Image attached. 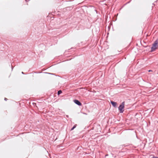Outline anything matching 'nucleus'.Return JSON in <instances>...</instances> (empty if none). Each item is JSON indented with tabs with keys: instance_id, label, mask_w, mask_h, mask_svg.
Returning <instances> with one entry per match:
<instances>
[{
	"instance_id": "obj_1",
	"label": "nucleus",
	"mask_w": 158,
	"mask_h": 158,
	"mask_svg": "<svg viewBox=\"0 0 158 158\" xmlns=\"http://www.w3.org/2000/svg\"><path fill=\"white\" fill-rule=\"evenodd\" d=\"M124 104L125 102H123L118 107V110L120 111V113H123L124 111L123 109L124 107Z\"/></svg>"
},
{
	"instance_id": "obj_2",
	"label": "nucleus",
	"mask_w": 158,
	"mask_h": 158,
	"mask_svg": "<svg viewBox=\"0 0 158 158\" xmlns=\"http://www.w3.org/2000/svg\"><path fill=\"white\" fill-rule=\"evenodd\" d=\"M158 47V46L154 45V44H153L151 48V50L150 52H152L154 51Z\"/></svg>"
},
{
	"instance_id": "obj_3",
	"label": "nucleus",
	"mask_w": 158,
	"mask_h": 158,
	"mask_svg": "<svg viewBox=\"0 0 158 158\" xmlns=\"http://www.w3.org/2000/svg\"><path fill=\"white\" fill-rule=\"evenodd\" d=\"M73 102L79 106H81L82 105L81 103L77 100L75 99L73 100Z\"/></svg>"
},
{
	"instance_id": "obj_4",
	"label": "nucleus",
	"mask_w": 158,
	"mask_h": 158,
	"mask_svg": "<svg viewBox=\"0 0 158 158\" xmlns=\"http://www.w3.org/2000/svg\"><path fill=\"white\" fill-rule=\"evenodd\" d=\"M110 103L114 107H116L117 106V103L113 101H111Z\"/></svg>"
},
{
	"instance_id": "obj_5",
	"label": "nucleus",
	"mask_w": 158,
	"mask_h": 158,
	"mask_svg": "<svg viewBox=\"0 0 158 158\" xmlns=\"http://www.w3.org/2000/svg\"><path fill=\"white\" fill-rule=\"evenodd\" d=\"M153 44H154V45H158V39L156 40L154 42Z\"/></svg>"
},
{
	"instance_id": "obj_6",
	"label": "nucleus",
	"mask_w": 158,
	"mask_h": 158,
	"mask_svg": "<svg viewBox=\"0 0 158 158\" xmlns=\"http://www.w3.org/2000/svg\"><path fill=\"white\" fill-rule=\"evenodd\" d=\"M62 93V91L61 90H59L58 91L57 94L58 95H59L61 94Z\"/></svg>"
},
{
	"instance_id": "obj_7",
	"label": "nucleus",
	"mask_w": 158,
	"mask_h": 158,
	"mask_svg": "<svg viewBox=\"0 0 158 158\" xmlns=\"http://www.w3.org/2000/svg\"><path fill=\"white\" fill-rule=\"evenodd\" d=\"M76 125H74L73 127L71 129V131H72L75 128H76Z\"/></svg>"
},
{
	"instance_id": "obj_8",
	"label": "nucleus",
	"mask_w": 158,
	"mask_h": 158,
	"mask_svg": "<svg viewBox=\"0 0 158 158\" xmlns=\"http://www.w3.org/2000/svg\"><path fill=\"white\" fill-rule=\"evenodd\" d=\"M7 98H4L5 100L7 101Z\"/></svg>"
},
{
	"instance_id": "obj_9",
	"label": "nucleus",
	"mask_w": 158,
	"mask_h": 158,
	"mask_svg": "<svg viewBox=\"0 0 158 158\" xmlns=\"http://www.w3.org/2000/svg\"><path fill=\"white\" fill-rule=\"evenodd\" d=\"M152 70H148L149 72H152Z\"/></svg>"
},
{
	"instance_id": "obj_10",
	"label": "nucleus",
	"mask_w": 158,
	"mask_h": 158,
	"mask_svg": "<svg viewBox=\"0 0 158 158\" xmlns=\"http://www.w3.org/2000/svg\"><path fill=\"white\" fill-rule=\"evenodd\" d=\"M22 73L23 74H24V72H22Z\"/></svg>"
}]
</instances>
